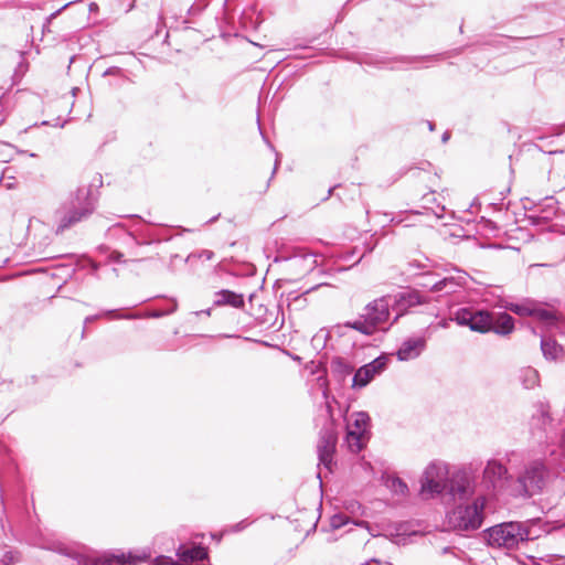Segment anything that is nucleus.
<instances>
[{
    "mask_svg": "<svg viewBox=\"0 0 565 565\" xmlns=\"http://www.w3.org/2000/svg\"><path fill=\"white\" fill-rule=\"evenodd\" d=\"M97 196L92 185H81L60 203L53 213V226L56 235L87 221L97 209Z\"/></svg>",
    "mask_w": 565,
    "mask_h": 565,
    "instance_id": "f257e3e1",
    "label": "nucleus"
},
{
    "mask_svg": "<svg viewBox=\"0 0 565 565\" xmlns=\"http://www.w3.org/2000/svg\"><path fill=\"white\" fill-rule=\"evenodd\" d=\"M396 316L392 323L390 320V302L387 297L377 298L369 302L354 321H347L344 327L353 329L364 335H372L377 331H387L397 320Z\"/></svg>",
    "mask_w": 565,
    "mask_h": 565,
    "instance_id": "f03ea898",
    "label": "nucleus"
},
{
    "mask_svg": "<svg viewBox=\"0 0 565 565\" xmlns=\"http://www.w3.org/2000/svg\"><path fill=\"white\" fill-rule=\"evenodd\" d=\"M483 539L493 548L516 550L534 537L527 523L510 521L484 530Z\"/></svg>",
    "mask_w": 565,
    "mask_h": 565,
    "instance_id": "7ed1b4c3",
    "label": "nucleus"
},
{
    "mask_svg": "<svg viewBox=\"0 0 565 565\" xmlns=\"http://www.w3.org/2000/svg\"><path fill=\"white\" fill-rule=\"evenodd\" d=\"M487 498L477 495L470 503L456 505L448 514L449 525L458 532H470L481 527L484 520Z\"/></svg>",
    "mask_w": 565,
    "mask_h": 565,
    "instance_id": "20e7f679",
    "label": "nucleus"
},
{
    "mask_svg": "<svg viewBox=\"0 0 565 565\" xmlns=\"http://www.w3.org/2000/svg\"><path fill=\"white\" fill-rule=\"evenodd\" d=\"M550 470L541 460L529 462L516 479L518 493L522 497L539 494L544 489Z\"/></svg>",
    "mask_w": 565,
    "mask_h": 565,
    "instance_id": "39448f33",
    "label": "nucleus"
},
{
    "mask_svg": "<svg viewBox=\"0 0 565 565\" xmlns=\"http://www.w3.org/2000/svg\"><path fill=\"white\" fill-rule=\"evenodd\" d=\"M447 466L441 462H431L420 478V494L425 499L435 498L447 490Z\"/></svg>",
    "mask_w": 565,
    "mask_h": 565,
    "instance_id": "423d86ee",
    "label": "nucleus"
},
{
    "mask_svg": "<svg viewBox=\"0 0 565 565\" xmlns=\"http://www.w3.org/2000/svg\"><path fill=\"white\" fill-rule=\"evenodd\" d=\"M450 320L473 332L484 334L491 331V312L484 309L461 307L451 312Z\"/></svg>",
    "mask_w": 565,
    "mask_h": 565,
    "instance_id": "0eeeda50",
    "label": "nucleus"
},
{
    "mask_svg": "<svg viewBox=\"0 0 565 565\" xmlns=\"http://www.w3.org/2000/svg\"><path fill=\"white\" fill-rule=\"evenodd\" d=\"M338 431L331 415L326 419L319 433L317 444L318 459L327 469H331L333 455L337 449Z\"/></svg>",
    "mask_w": 565,
    "mask_h": 565,
    "instance_id": "6e6552de",
    "label": "nucleus"
},
{
    "mask_svg": "<svg viewBox=\"0 0 565 565\" xmlns=\"http://www.w3.org/2000/svg\"><path fill=\"white\" fill-rule=\"evenodd\" d=\"M454 499H468L475 494L472 476L466 470H458L448 478L447 490Z\"/></svg>",
    "mask_w": 565,
    "mask_h": 565,
    "instance_id": "1a4fd4ad",
    "label": "nucleus"
},
{
    "mask_svg": "<svg viewBox=\"0 0 565 565\" xmlns=\"http://www.w3.org/2000/svg\"><path fill=\"white\" fill-rule=\"evenodd\" d=\"M508 479V469L500 461L489 460L482 472V482L490 491L495 492L501 489Z\"/></svg>",
    "mask_w": 565,
    "mask_h": 565,
    "instance_id": "9d476101",
    "label": "nucleus"
},
{
    "mask_svg": "<svg viewBox=\"0 0 565 565\" xmlns=\"http://www.w3.org/2000/svg\"><path fill=\"white\" fill-rule=\"evenodd\" d=\"M426 348V339L423 337L406 339L396 352L399 361H409L418 358Z\"/></svg>",
    "mask_w": 565,
    "mask_h": 565,
    "instance_id": "9b49d317",
    "label": "nucleus"
},
{
    "mask_svg": "<svg viewBox=\"0 0 565 565\" xmlns=\"http://www.w3.org/2000/svg\"><path fill=\"white\" fill-rule=\"evenodd\" d=\"M466 284L465 276H448L433 284L422 282L420 286L429 288L434 292L454 294Z\"/></svg>",
    "mask_w": 565,
    "mask_h": 565,
    "instance_id": "f8f14e48",
    "label": "nucleus"
},
{
    "mask_svg": "<svg viewBox=\"0 0 565 565\" xmlns=\"http://www.w3.org/2000/svg\"><path fill=\"white\" fill-rule=\"evenodd\" d=\"M553 418L550 414V405L546 402H537L534 405V413L531 416L530 426L532 430L545 431L552 425Z\"/></svg>",
    "mask_w": 565,
    "mask_h": 565,
    "instance_id": "ddd939ff",
    "label": "nucleus"
},
{
    "mask_svg": "<svg viewBox=\"0 0 565 565\" xmlns=\"http://www.w3.org/2000/svg\"><path fill=\"white\" fill-rule=\"evenodd\" d=\"M213 306L242 309L245 306L244 295L228 289L218 290L214 294Z\"/></svg>",
    "mask_w": 565,
    "mask_h": 565,
    "instance_id": "4468645a",
    "label": "nucleus"
},
{
    "mask_svg": "<svg viewBox=\"0 0 565 565\" xmlns=\"http://www.w3.org/2000/svg\"><path fill=\"white\" fill-rule=\"evenodd\" d=\"M514 330V319L507 312H491V331L499 335H509Z\"/></svg>",
    "mask_w": 565,
    "mask_h": 565,
    "instance_id": "2eb2a0df",
    "label": "nucleus"
},
{
    "mask_svg": "<svg viewBox=\"0 0 565 565\" xmlns=\"http://www.w3.org/2000/svg\"><path fill=\"white\" fill-rule=\"evenodd\" d=\"M177 556L181 562L189 565L198 561L207 558V550L202 545L185 546L180 545L177 550Z\"/></svg>",
    "mask_w": 565,
    "mask_h": 565,
    "instance_id": "dca6fc26",
    "label": "nucleus"
},
{
    "mask_svg": "<svg viewBox=\"0 0 565 565\" xmlns=\"http://www.w3.org/2000/svg\"><path fill=\"white\" fill-rule=\"evenodd\" d=\"M178 308V303L173 300V305L168 310H151L146 313H120L117 309L105 310V315H116L117 319H141V318H161L173 313Z\"/></svg>",
    "mask_w": 565,
    "mask_h": 565,
    "instance_id": "f3484780",
    "label": "nucleus"
},
{
    "mask_svg": "<svg viewBox=\"0 0 565 565\" xmlns=\"http://www.w3.org/2000/svg\"><path fill=\"white\" fill-rule=\"evenodd\" d=\"M140 562L142 558L131 553L106 554L97 559V565H137Z\"/></svg>",
    "mask_w": 565,
    "mask_h": 565,
    "instance_id": "a211bd4d",
    "label": "nucleus"
},
{
    "mask_svg": "<svg viewBox=\"0 0 565 565\" xmlns=\"http://www.w3.org/2000/svg\"><path fill=\"white\" fill-rule=\"evenodd\" d=\"M354 370V366L342 356H334L330 362V372L332 376L342 382L349 376Z\"/></svg>",
    "mask_w": 565,
    "mask_h": 565,
    "instance_id": "6ab92c4d",
    "label": "nucleus"
},
{
    "mask_svg": "<svg viewBox=\"0 0 565 565\" xmlns=\"http://www.w3.org/2000/svg\"><path fill=\"white\" fill-rule=\"evenodd\" d=\"M370 438V435L362 434L361 430L353 431L352 426H347L345 444L353 454L360 452Z\"/></svg>",
    "mask_w": 565,
    "mask_h": 565,
    "instance_id": "aec40b11",
    "label": "nucleus"
},
{
    "mask_svg": "<svg viewBox=\"0 0 565 565\" xmlns=\"http://www.w3.org/2000/svg\"><path fill=\"white\" fill-rule=\"evenodd\" d=\"M541 350L546 360L559 361L564 356V349L555 339L542 337Z\"/></svg>",
    "mask_w": 565,
    "mask_h": 565,
    "instance_id": "412c9836",
    "label": "nucleus"
},
{
    "mask_svg": "<svg viewBox=\"0 0 565 565\" xmlns=\"http://www.w3.org/2000/svg\"><path fill=\"white\" fill-rule=\"evenodd\" d=\"M516 380L525 390H532L539 385L540 376L534 367L525 366L518 371Z\"/></svg>",
    "mask_w": 565,
    "mask_h": 565,
    "instance_id": "4be33fe9",
    "label": "nucleus"
},
{
    "mask_svg": "<svg viewBox=\"0 0 565 565\" xmlns=\"http://www.w3.org/2000/svg\"><path fill=\"white\" fill-rule=\"evenodd\" d=\"M374 371H372L367 364H364L358 369L352 379V387L362 388L366 386L374 379Z\"/></svg>",
    "mask_w": 565,
    "mask_h": 565,
    "instance_id": "5701e85b",
    "label": "nucleus"
},
{
    "mask_svg": "<svg viewBox=\"0 0 565 565\" xmlns=\"http://www.w3.org/2000/svg\"><path fill=\"white\" fill-rule=\"evenodd\" d=\"M398 301L405 308L415 307L426 302V299L417 290H405L398 294Z\"/></svg>",
    "mask_w": 565,
    "mask_h": 565,
    "instance_id": "b1692460",
    "label": "nucleus"
},
{
    "mask_svg": "<svg viewBox=\"0 0 565 565\" xmlns=\"http://www.w3.org/2000/svg\"><path fill=\"white\" fill-rule=\"evenodd\" d=\"M352 423L348 426L353 427V431L361 430L362 434L370 435V416L366 412H356L352 414Z\"/></svg>",
    "mask_w": 565,
    "mask_h": 565,
    "instance_id": "393cba45",
    "label": "nucleus"
},
{
    "mask_svg": "<svg viewBox=\"0 0 565 565\" xmlns=\"http://www.w3.org/2000/svg\"><path fill=\"white\" fill-rule=\"evenodd\" d=\"M436 58H437V56H435V55L403 56V57H399V58L395 60V63H401L402 65L401 66H392L391 68L392 70H402L403 65H412V64H416V63L422 62V61H431V60H436Z\"/></svg>",
    "mask_w": 565,
    "mask_h": 565,
    "instance_id": "a878e982",
    "label": "nucleus"
},
{
    "mask_svg": "<svg viewBox=\"0 0 565 565\" xmlns=\"http://www.w3.org/2000/svg\"><path fill=\"white\" fill-rule=\"evenodd\" d=\"M388 488L392 492L398 495H405L408 492L407 483L399 477H393L388 480Z\"/></svg>",
    "mask_w": 565,
    "mask_h": 565,
    "instance_id": "bb28decb",
    "label": "nucleus"
},
{
    "mask_svg": "<svg viewBox=\"0 0 565 565\" xmlns=\"http://www.w3.org/2000/svg\"><path fill=\"white\" fill-rule=\"evenodd\" d=\"M504 308L521 317H531L535 313V309L524 303H509Z\"/></svg>",
    "mask_w": 565,
    "mask_h": 565,
    "instance_id": "cd10ccee",
    "label": "nucleus"
},
{
    "mask_svg": "<svg viewBox=\"0 0 565 565\" xmlns=\"http://www.w3.org/2000/svg\"><path fill=\"white\" fill-rule=\"evenodd\" d=\"M387 363H388V358L387 355H380L377 356L376 359H374L373 361H371L370 363H367V366L374 371V375H377L380 373H382L386 367H387Z\"/></svg>",
    "mask_w": 565,
    "mask_h": 565,
    "instance_id": "c85d7f7f",
    "label": "nucleus"
},
{
    "mask_svg": "<svg viewBox=\"0 0 565 565\" xmlns=\"http://www.w3.org/2000/svg\"><path fill=\"white\" fill-rule=\"evenodd\" d=\"M253 523V521H249L248 519H244L233 525H231L227 530V532L230 533H238V532H242L244 531L245 529H247L250 524Z\"/></svg>",
    "mask_w": 565,
    "mask_h": 565,
    "instance_id": "c756f323",
    "label": "nucleus"
},
{
    "mask_svg": "<svg viewBox=\"0 0 565 565\" xmlns=\"http://www.w3.org/2000/svg\"><path fill=\"white\" fill-rule=\"evenodd\" d=\"M100 317H109V318H113V319H117L116 318V315H105V311H103L102 313L99 315H93V316H87L84 320V329H83V332H82V338H84L85 335V329H86V326L88 323H92L94 322L95 320L99 319Z\"/></svg>",
    "mask_w": 565,
    "mask_h": 565,
    "instance_id": "7c9ffc66",
    "label": "nucleus"
},
{
    "mask_svg": "<svg viewBox=\"0 0 565 565\" xmlns=\"http://www.w3.org/2000/svg\"><path fill=\"white\" fill-rule=\"evenodd\" d=\"M534 316H537L540 319L545 321H551L555 319L554 315L545 309H535Z\"/></svg>",
    "mask_w": 565,
    "mask_h": 565,
    "instance_id": "2f4dec72",
    "label": "nucleus"
},
{
    "mask_svg": "<svg viewBox=\"0 0 565 565\" xmlns=\"http://www.w3.org/2000/svg\"><path fill=\"white\" fill-rule=\"evenodd\" d=\"M108 258L110 262H114V263H126V259L124 258V254L118 250L111 252L109 254Z\"/></svg>",
    "mask_w": 565,
    "mask_h": 565,
    "instance_id": "473e14b6",
    "label": "nucleus"
},
{
    "mask_svg": "<svg viewBox=\"0 0 565 565\" xmlns=\"http://www.w3.org/2000/svg\"><path fill=\"white\" fill-rule=\"evenodd\" d=\"M117 231H122L125 233V236L129 241H134V242L136 241L135 237L130 233L126 232L125 227L119 223L109 228V233L117 232Z\"/></svg>",
    "mask_w": 565,
    "mask_h": 565,
    "instance_id": "72a5a7b5",
    "label": "nucleus"
},
{
    "mask_svg": "<svg viewBox=\"0 0 565 565\" xmlns=\"http://www.w3.org/2000/svg\"><path fill=\"white\" fill-rule=\"evenodd\" d=\"M343 518V515H334L331 520V525L337 529L342 526L344 524Z\"/></svg>",
    "mask_w": 565,
    "mask_h": 565,
    "instance_id": "f704fd0d",
    "label": "nucleus"
},
{
    "mask_svg": "<svg viewBox=\"0 0 565 565\" xmlns=\"http://www.w3.org/2000/svg\"><path fill=\"white\" fill-rule=\"evenodd\" d=\"M199 258H203L205 260H211L214 257V253L209 249H203L198 255Z\"/></svg>",
    "mask_w": 565,
    "mask_h": 565,
    "instance_id": "c9c22d12",
    "label": "nucleus"
},
{
    "mask_svg": "<svg viewBox=\"0 0 565 565\" xmlns=\"http://www.w3.org/2000/svg\"><path fill=\"white\" fill-rule=\"evenodd\" d=\"M408 266L411 268H416V269H427L429 266L426 264V263H420L418 260H413V262H409L408 263Z\"/></svg>",
    "mask_w": 565,
    "mask_h": 565,
    "instance_id": "e433bc0d",
    "label": "nucleus"
},
{
    "mask_svg": "<svg viewBox=\"0 0 565 565\" xmlns=\"http://www.w3.org/2000/svg\"><path fill=\"white\" fill-rule=\"evenodd\" d=\"M548 218H550V216H541V215H530L529 216V220L531 221L532 224H540L541 221H546Z\"/></svg>",
    "mask_w": 565,
    "mask_h": 565,
    "instance_id": "4c0bfd02",
    "label": "nucleus"
},
{
    "mask_svg": "<svg viewBox=\"0 0 565 565\" xmlns=\"http://www.w3.org/2000/svg\"><path fill=\"white\" fill-rule=\"evenodd\" d=\"M422 200L424 201L425 204L435 203L436 202L435 192L425 194Z\"/></svg>",
    "mask_w": 565,
    "mask_h": 565,
    "instance_id": "58836bf2",
    "label": "nucleus"
},
{
    "mask_svg": "<svg viewBox=\"0 0 565 565\" xmlns=\"http://www.w3.org/2000/svg\"><path fill=\"white\" fill-rule=\"evenodd\" d=\"M121 72V70L119 67H116V66H113V67H109L107 68L105 72H104V76H109V75H117Z\"/></svg>",
    "mask_w": 565,
    "mask_h": 565,
    "instance_id": "ea45409f",
    "label": "nucleus"
},
{
    "mask_svg": "<svg viewBox=\"0 0 565 565\" xmlns=\"http://www.w3.org/2000/svg\"><path fill=\"white\" fill-rule=\"evenodd\" d=\"M457 552H458V550L455 547H451V546H446L441 551L443 554H451L454 556H457Z\"/></svg>",
    "mask_w": 565,
    "mask_h": 565,
    "instance_id": "a19ab883",
    "label": "nucleus"
},
{
    "mask_svg": "<svg viewBox=\"0 0 565 565\" xmlns=\"http://www.w3.org/2000/svg\"><path fill=\"white\" fill-rule=\"evenodd\" d=\"M278 166H279V157H278V153L276 154V160H275V166H274V169H273V172H271V175H270V179L271 180L274 178V175L276 174V171L278 169ZM270 182V181H268ZM269 185V183H267V186Z\"/></svg>",
    "mask_w": 565,
    "mask_h": 565,
    "instance_id": "79ce46f5",
    "label": "nucleus"
},
{
    "mask_svg": "<svg viewBox=\"0 0 565 565\" xmlns=\"http://www.w3.org/2000/svg\"><path fill=\"white\" fill-rule=\"evenodd\" d=\"M437 209L438 210H434V214L437 216V217H441L443 216V212L445 211V206H440L439 204L437 205Z\"/></svg>",
    "mask_w": 565,
    "mask_h": 565,
    "instance_id": "37998d69",
    "label": "nucleus"
},
{
    "mask_svg": "<svg viewBox=\"0 0 565 565\" xmlns=\"http://www.w3.org/2000/svg\"><path fill=\"white\" fill-rule=\"evenodd\" d=\"M194 315L198 316V317L201 316V315L210 317L211 316V308L205 309V310L195 311Z\"/></svg>",
    "mask_w": 565,
    "mask_h": 565,
    "instance_id": "c03bdc74",
    "label": "nucleus"
},
{
    "mask_svg": "<svg viewBox=\"0 0 565 565\" xmlns=\"http://www.w3.org/2000/svg\"><path fill=\"white\" fill-rule=\"evenodd\" d=\"M88 264H89V268H90L92 273H96L98 270L99 265L97 263L89 260Z\"/></svg>",
    "mask_w": 565,
    "mask_h": 565,
    "instance_id": "a18cd8bd",
    "label": "nucleus"
},
{
    "mask_svg": "<svg viewBox=\"0 0 565 565\" xmlns=\"http://www.w3.org/2000/svg\"><path fill=\"white\" fill-rule=\"evenodd\" d=\"M339 186H340L339 184L331 186V188L328 190V194H327V196H326L323 200H328V199L333 194V191H334L337 188H339Z\"/></svg>",
    "mask_w": 565,
    "mask_h": 565,
    "instance_id": "49530a36",
    "label": "nucleus"
},
{
    "mask_svg": "<svg viewBox=\"0 0 565 565\" xmlns=\"http://www.w3.org/2000/svg\"><path fill=\"white\" fill-rule=\"evenodd\" d=\"M450 138V132L449 131H445L441 136V141L443 143H446Z\"/></svg>",
    "mask_w": 565,
    "mask_h": 565,
    "instance_id": "de8ad7c7",
    "label": "nucleus"
},
{
    "mask_svg": "<svg viewBox=\"0 0 565 565\" xmlns=\"http://www.w3.org/2000/svg\"><path fill=\"white\" fill-rule=\"evenodd\" d=\"M450 321H451V320H450V318H449V319H444V320H441V321L439 322V326H440L441 328H448V327H449V322H450Z\"/></svg>",
    "mask_w": 565,
    "mask_h": 565,
    "instance_id": "09e8293b",
    "label": "nucleus"
},
{
    "mask_svg": "<svg viewBox=\"0 0 565 565\" xmlns=\"http://www.w3.org/2000/svg\"><path fill=\"white\" fill-rule=\"evenodd\" d=\"M427 126L430 131L435 130V124L433 121H427Z\"/></svg>",
    "mask_w": 565,
    "mask_h": 565,
    "instance_id": "8fccbe9b",
    "label": "nucleus"
},
{
    "mask_svg": "<svg viewBox=\"0 0 565 565\" xmlns=\"http://www.w3.org/2000/svg\"><path fill=\"white\" fill-rule=\"evenodd\" d=\"M58 13H60V10H57V11L53 12V13L50 15V18H49V19H50V20H51V19H54Z\"/></svg>",
    "mask_w": 565,
    "mask_h": 565,
    "instance_id": "3c124183",
    "label": "nucleus"
},
{
    "mask_svg": "<svg viewBox=\"0 0 565 565\" xmlns=\"http://www.w3.org/2000/svg\"><path fill=\"white\" fill-rule=\"evenodd\" d=\"M78 90H79V88H77V87H73V88H72V94H73V96H75V95H76V93H77Z\"/></svg>",
    "mask_w": 565,
    "mask_h": 565,
    "instance_id": "603ef678",
    "label": "nucleus"
},
{
    "mask_svg": "<svg viewBox=\"0 0 565 565\" xmlns=\"http://www.w3.org/2000/svg\"><path fill=\"white\" fill-rule=\"evenodd\" d=\"M217 217H218V215H216V216L212 217V218L209 221V223H213L214 221H216V220H217Z\"/></svg>",
    "mask_w": 565,
    "mask_h": 565,
    "instance_id": "864d4df0",
    "label": "nucleus"
},
{
    "mask_svg": "<svg viewBox=\"0 0 565 565\" xmlns=\"http://www.w3.org/2000/svg\"><path fill=\"white\" fill-rule=\"evenodd\" d=\"M3 120H4V117H3V115L0 114V124H2Z\"/></svg>",
    "mask_w": 565,
    "mask_h": 565,
    "instance_id": "5fc2aeb1",
    "label": "nucleus"
},
{
    "mask_svg": "<svg viewBox=\"0 0 565 565\" xmlns=\"http://www.w3.org/2000/svg\"><path fill=\"white\" fill-rule=\"evenodd\" d=\"M65 7H68V3H65V6H62V8H60V11H63V9H65Z\"/></svg>",
    "mask_w": 565,
    "mask_h": 565,
    "instance_id": "6e6d98bb",
    "label": "nucleus"
},
{
    "mask_svg": "<svg viewBox=\"0 0 565 565\" xmlns=\"http://www.w3.org/2000/svg\"><path fill=\"white\" fill-rule=\"evenodd\" d=\"M65 7H68V3H65V6H62V8H60V11H63V9H65Z\"/></svg>",
    "mask_w": 565,
    "mask_h": 565,
    "instance_id": "4d7b16f0",
    "label": "nucleus"
},
{
    "mask_svg": "<svg viewBox=\"0 0 565 565\" xmlns=\"http://www.w3.org/2000/svg\"><path fill=\"white\" fill-rule=\"evenodd\" d=\"M65 7H68V3H65V6H62V8H60V11H63V9H65Z\"/></svg>",
    "mask_w": 565,
    "mask_h": 565,
    "instance_id": "13d9d810",
    "label": "nucleus"
},
{
    "mask_svg": "<svg viewBox=\"0 0 565 565\" xmlns=\"http://www.w3.org/2000/svg\"><path fill=\"white\" fill-rule=\"evenodd\" d=\"M374 246H371L367 248V252L371 253L373 250Z\"/></svg>",
    "mask_w": 565,
    "mask_h": 565,
    "instance_id": "bf43d9fd",
    "label": "nucleus"
},
{
    "mask_svg": "<svg viewBox=\"0 0 565 565\" xmlns=\"http://www.w3.org/2000/svg\"><path fill=\"white\" fill-rule=\"evenodd\" d=\"M363 565H370V564H369V563H365V564H363Z\"/></svg>",
    "mask_w": 565,
    "mask_h": 565,
    "instance_id": "052dcab7",
    "label": "nucleus"
}]
</instances>
